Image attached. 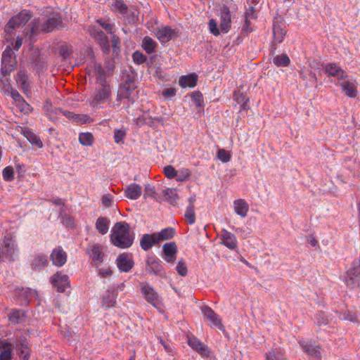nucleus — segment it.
Instances as JSON below:
<instances>
[{
  "instance_id": "3",
  "label": "nucleus",
  "mask_w": 360,
  "mask_h": 360,
  "mask_svg": "<svg viewBox=\"0 0 360 360\" xmlns=\"http://www.w3.org/2000/svg\"><path fill=\"white\" fill-rule=\"evenodd\" d=\"M231 13L228 7L223 6L220 11V29L217 27V22L214 19L209 21L210 32L214 36H218L220 31L223 33H227L231 27Z\"/></svg>"
},
{
  "instance_id": "26",
  "label": "nucleus",
  "mask_w": 360,
  "mask_h": 360,
  "mask_svg": "<svg viewBox=\"0 0 360 360\" xmlns=\"http://www.w3.org/2000/svg\"><path fill=\"white\" fill-rule=\"evenodd\" d=\"M15 80L18 85L25 93L29 91L30 86L28 81V75L25 70H20L16 75Z\"/></svg>"
},
{
  "instance_id": "57",
  "label": "nucleus",
  "mask_w": 360,
  "mask_h": 360,
  "mask_svg": "<svg viewBox=\"0 0 360 360\" xmlns=\"http://www.w3.org/2000/svg\"><path fill=\"white\" fill-rule=\"evenodd\" d=\"M96 22L98 23L104 30L108 31L110 34L115 32V25L110 23L108 21L103 20L101 19L97 20Z\"/></svg>"
},
{
  "instance_id": "16",
  "label": "nucleus",
  "mask_w": 360,
  "mask_h": 360,
  "mask_svg": "<svg viewBox=\"0 0 360 360\" xmlns=\"http://www.w3.org/2000/svg\"><path fill=\"white\" fill-rule=\"evenodd\" d=\"M219 239L221 244L230 250H236L238 248V241L235 235L224 229L221 231Z\"/></svg>"
},
{
  "instance_id": "13",
  "label": "nucleus",
  "mask_w": 360,
  "mask_h": 360,
  "mask_svg": "<svg viewBox=\"0 0 360 360\" xmlns=\"http://www.w3.org/2000/svg\"><path fill=\"white\" fill-rule=\"evenodd\" d=\"M116 262L118 269L123 272L129 271L134 266L132 255L129 253L120 254L117 257Z\"/></svg>"
},
{
  "instance_id": "48",
  "label": "nucleus",
  "mask_w": 360,
  "mask_h": 360,
  "mask_svg": "<svg viewBox=\"0 0 360 360\" xmlns=\"http://www.w3.org/2000/svg\"><path fill=\"white\" fill-rule=\"evenodd\" d=\"M184 217L188 224H194L195 221V214L194 207H192L191 206H188L184 214Z\"/></svg>"
},
{
  "instance_id": "5",
  "label": "nucleus",
  "mask_w": 360,
  "mask_h": 360,
  "mask_svg": "<svg viewBox=\"0 0 360 360\" xmlns=\"http://www.w3.org/2000/svg\"><path fill=\"white\" fill-rule=\"evenodd\" d=\"M345 283L350 289L360 288V260L352 262L346 273Z\"/></svg>"
},
{
  "instance_id": "22",
  "label": "nucleus",
  "mask_w": 360,
  "mask_h": 360,
  "mask_svg": "<svg viewBox=\"0 0 360 360\" xmlns=\"http://www.w3.org/2000/svg\"><path fill=\"white\" fill-rule=\"evenodd\" d=\"M165 259L167 262L174 263L176 260L177 247L174 242L165 243L163 245Z\"/></svg>"
},
{
  "instance_id": "44",
  "label": "nucleus",
  "mask_w": 360,
  "mask_h": 360,
  "mask_svg": "<svg viewBox=\"0 0 360 360\" xmlns=\"http://www.w3.org/2000/svg\"><path fill=\"white\" fill-rule=\"evenodd\" d=\"M290 62V58L286 54L276 56L273 59L274 64L278 67H286Z\"/></svg>"
},
{
  "instance_id": "59",
  "label": "nucleus",
  "mask_w": 360,
  "mask_h": 360,
  "mask_svg": "<svg viewBox=\"0 0 360 360\" xmlns=\"http://www.w3.org/2000/svg\"><path fill=\"white\" fill-rule=\"evenodd\" d=\"M126 136V131L124 129H115L114 132V140L116 143H120L123 142L124 139Z\"/></svg>"
},
{
  "instance_id": "29",
  "label": "nucleus",
  "mask_w": 360,
  "mask_h": 360,
  "mask_svg": "<svg viewBox=\"0 0 360 360\" xmlns=\"http://www.w3.org/2000/svg\"><path fill=\"white\" fill-rule=\"evenodd\" d=\"M163 269L160 261L154 257H148L146 259V271L149 273L160 274Z\"/></svg>"
},
{
  "instance_id": "51",
  "label": "nucleus",
  "mask_w": 360,
  "mask_h": 360,
  "mask_svg": "<svg viewBox=\"0 0 360 360\" xmlns=\"http://www.w3.org/2000/svg\"><path fill=\"white\" fill-rule=\"evenodd\" d=\"M233 100L236 102V103L241 105L243 109L245 108L248 100L243 95V94L240 91H236L233 92Z\"/></svg>"
},
{
  "instance_id": "17",
  "label": "nucleus",
  "mask_w": 360,
  "mask_h": 360,
  "mask_svg": "<svg viewBox=\"0 0 360 360\" xmlns=\"http://www.w3.org/2000/svg\"><path fill=\"white\" fill-rule=\"evenodd\" d=\"M51 282L58 292H63L68 286V276L58 271L51 277Z\"/></svg>"
},
{
  "instance_id": "8",
  "label": "nucleus",
  "mask_w": 360,
  "mask_h": 360,
  "mask_svg": "<svg viewBox=\"0 0 360 360\" xmlns=\"http://www.w3.org/2000/svg\"><path fill=\"white\" fill-rule=\"evenodd\" d=\"M141 292L148 303L158 309L162 308V302L161 297L150 285L147 283L143 285L141 287Z\"/></svg>"
},
{
  "instance_id": "35",
  "label": "nucleus",
  "mask_w": 360,
  "mask_h": 360,
  "mask_svg": "<svg viewBox=\"0 0 360 360\" xmlns=\"http://www.w3.org/2000/svg\"><path fill=\"white\" fill-rule=\"evenodd\" d=\"M110 220L103 217H100L96 219L95 226L99 233L104 235L109 230Z\"/></svg>"
},
{
  "instance_id": "40",
  "label": "nucleus",
  "mask_w": 360,
  "mask_h": 360,
  "mask_svg": "<svg viewBox=\"0 0 360 360\" xmlns=\"http://www.w3.org/2000/svg\"><path fill=\"white\" fill-rule=\"evenodd\" d=\"M274 38L276 43H281L283 41L286 34V30L280 25H274L273 27Z\"/></svg>"
},
{
  "instance_id": "32",
  "label": "nucleus",
  "mask_w": 360,
  "mask_h": 360,
  "mask_svg": "<svg viewBox=\"0 0 360 360\" xmlns=\"http://www.w3.org/2000/svg\"><path fill=\"white\" fill-rule=\"evenodd\" d=\"M235 212L241 217H245L249 210V205L243 199H238L233 202Z\"/></svg>"
},
{
  "instance_id": "1",
  "label": "nucleus",
  "mask_w": 360,
  "mask_h": 360,
  "mask_svg": "<svg viewBox=\"0 0 360 360\" xmlns=\"http://www.w3.org/2000/svg\"><path fill=\"white\" fill-rule=\"evenodd\" d=\"M134 236L130 233L129 226L126 222L116 223L111 231L110 241L119 248H128L133 244Z\"/></svg>"
},
{
  "instance_id": "15",
  "label": "nucleus",
  "mask_w": 360,
  "mask_h": 360,
  "mask_svg": "<svg viewBox=\"0 0 360 360\" xmlns=\"http://www.w3.org/2000/svg\"><path fill=\"white\" fill-rule=\"evenodd\" d=\"M202 314L207 320L211 322L212 327H216L219 330H224V327L221 320L210 307L205 306L202 308Z\"/></svg>"
},
{
  "instance_id": "2",
  "label": "nucleus",
  "mask_w": 360,
  "mask_h": 360,
  "mask_svg": "<svg viewBox=\"0 0 360 360\" xmlns=\"http://www.w3.org/2000/svg\"><path fill=\"white\" fill-rule=\"evenodd\" d=\"M95 75L97 81L99 82L101 88L97 91L95 96L91 101V105L94 107L107 101L110 97V86L105 84V77L103 70L100 65L95 68Z\"/></svg>"
},
{
  "instance_id": "12",
  "label": "nucleus",
  "mask_w": 360,
  "mask_h": 360,
  "mask_svg": "<svg viewBox=\"0 0 360 360\" xmlns=\"http://www.w3.org/2000/svg\"><path fill=\"white\" fill-rule=\"evenodd\" d=\"M87 252L96 266H98L103 262L104 252L103 246L98 244L89 245Z\"/></svg>"
},
{
  "instance_id": "10",
  "label": "nucleus",
  "mask_w": 360,
  "mask_h": 360,
  "mask_svg": "<svg viewBox=\"0 0 360 360\" xmlns=\"http://www.w3.org/2000/svg\"><path fill=\"white\" fill-rule=\"evenodd\" d=\"M29 64L37 73L43 72L46 69V62L41 55L39 49H34L29 57Z\"/></svg>"
},
{
  "instance_id": "11",
  "label": "nucleus",
  "mask_w": 360,
  "mask_h": 360,
  "mask_svg": "<svg viewBox=\"0 0 360 360\" xmlns=\"http://www.w3.org/2000/svg\"><path fill=\"white\" fill-rule=\"evenodd\" d=\"M135 85L131 82H127L122 84L117 93V97L120 100L127 99L130 102H134L136 96L134 94Z\"/></svg>"
},
{
  "instance_id": "34",
  "label": "nucleus",
  "mask_w": 360,
  "mask_h": 360,
  "mask_svg": "<svg viewBox=\"0 0 360 360\" xmlns=\"http://www.w3.org/2000/svg\"><path fill=\"white\" fill-rule=\"evenodd\" d=\"M157 46L156 41L150 37L146 36L142 40L141 47L148 54L154 53Z\"/></svg>"
},
{
  "instance_id": "6",
  "label": "nucleus",
  "mask_w": 360,
  "mask_h": 360,
  "mask_svg": "<svg viewBox=\"0 0 360 360\" xmlns=\"http://www.w3.org/2000/svg\"><path fill=\"white\" fill-rule=\"evenodd\" d=\"M32 17V13L28 10H22L18 15L12 17L5 25L6 33H11L13 30L22 25H25Z\"/></svg>"
},
{
  "instance_id": "50",
  "label": "nucleus",
  "mask_w": 360,
  "mask_h": 360,
  "mask_svg": "<svg viewBox=\"0 0 360 360\" xmlns=\"http://www.w3.org/2000/svg\"><path fill=\"white\" fill-rule=\"evenodd\" d=\"M11 95L15 101L20 103V105L22 108V110H25L24 106L29 107V105L26 103V101L24 100V98L22 97V96L18 93L17 90L11 89Z\"/></svg>"
},
{
  "instance_id": "52",
  "label": "nucleus",
  "mask_w": 360,
  "mask_h": 360,
  "mask_svg": "<svg viewBox=\"0 0 360 360\" xmlns=\"http://www.w3.org/2000/svg\"><path fill=\"white\" fill-rule=\"evenodd\" d=\"M2 176L6 181H11L14 179V170L11 166L5 167L2 172Z\"/></svg>"
},
{
  "instance_id": "64",
  "label": "nucleus",
  "mask_w": 360,
  "mask_h": 360,
  "mask_svg": "<svg viewBox=\"0 0 360 360\" xmlns=\"http://www.w3.org/2000/svg\"><path fill=\"white\" fill-rule=\"evenodd\" d=\"M98 274L102 277H104V278L105 277H108V276H111L112 271H111V269L110 268L105 267V268L100 269L98 270Z\"/></svg>"
},
{
  "instance_id": "43",
  "label": "nucleus",
  "mask_w": 360,
  "mask_h": 360,
  "mask_svg": "<svg viewBox=\"0 0 360 360\" xmlns=\"http://www.w3.org/2000/svg\"><path fill=\"white\" fill-rule=\"evenodd\" d=\"M94 141V136L91 133H81L79 135V141L83 146H91L93 145Z\"/></svg>"
},
{
  "instance_id": "63",
  "label": "nucleus",
  "mask_w": 360,
  "mask_h": 360,
  "mask_svg": "<svg viewBox=\"0 0 360 360\" xmlns=\"http://www.w3.org/2000/svg\"><path fill=\"white\" fill-rule=\"evenodd\" d=\"M176 94V91L173 88H166L162 91V95L165 97H173Z\"/></svg>"
},
{
  "instance_id": "14",
  "label": "nucleus",
  "mask_w": 360,
  "mask_h": 360,
  "mask_svg": "<svg viewBox=\"0 0 360 360\" xmlns=\"http://www.w3.org/2000/svg\"><path fill=\"white\" fill-rule=\"evenodd\" d=\"M42 25L44 26V33L51 32L62 27V19L58 14L53 13Z\"/></svg>"
},
{
  "instance_id": "46",
  "label": "nucleus",
  "mask_w": 360,
  "mask_h": 360,
  "mask_svg": "<svg viewBox=\"0 0 360 360\" xmlns=\"http://www.w3.org/2000/svg\"><path fill=\"white\" fill-rule=\"evenodd\" d=\"M16 349L19 351L18 355L20 356V357L25 354L26 352H30V349L28 347V343L27 342L26 340H19L18 343L16 344Z\"/></svg>"
},
{
  "instance_id": "9",
  "label": "nucleus",
  "mask_w": 360,
  "mask_h": 360,
  "mask_svg": "<svg viewBox=\"0 0 360 360\" xmlns=\"http://www.w3.org/2000/svg\"><path fill=\"white\" fill-rule=\"evenodd\" d=\"M18 252L15 240L11 236H5L3 246L1 248V257L5 256L6 258L14 260L17 256Z\"/></svg>"
},
{
  "instance_id": "54",
  "label": "nucleus",
  "mask_w": 360,
  "mask_h": 360,
  "mask_svg": "<svg viewBox=\"0 0 360 360\" xmlns=\"http://www.w3.org/2000/svg\"><path fill=\"white\" fill-rule=\"evenodd\" d=\"M282 353L278 349H274L266 354V358L267 360H285L282 357Z\"/></svg>"
},
{
  "instance_id": "31",
  "label": "nucleus",
  "mask_w": 360,
  "mask_h": 360,
  "mask_svg": "<svg viewBox=\"0 0 360 360\" xmlns=\"http://www.w3.org/2000/svg\"><path fill=\"white\" fill-rule=\"evenodd\" d=\"M298 342L300 347L303 349V350L309 356H313L314 358L321 357V352L319 347L313 346L306 342L303 339L299 340Z\"/></svg>"
},
{
  "instance_id": "33",
  "label": "nucleus",
  "mask_w": 360,
  "mask_h": 360,
  "mask_svg": "<svg viewBox=\"0 0 360 360\" xmlns=\"http://www.w3.org/2000/svg\"><path fill=\"white\" fill-rule=\"evenodd\" d=\"M198 77L195 74L184 75L179 77V84L182 88L194 87L196 84Z\"/></svg>"
},
{
  "instance_id": "41",
  "label": "nucleus",
  "mask_w": 360,
  "mask_h": 360,
  "mask_svg": "<svg viewBox=\"0 0 360 360\" xmlns=\"http://www.w3.org/2000/svg\"><path fill=\"white\" fill-rule=\"evenodd\" d=\"M49 264L47 256L44 255H38L35 257L32 261V265L34 269H41L46 266Z\"/></svg>"
},
{
  "instance_id": "36",
  "label": "nucleus",
  "mask_w": 360,
  "mask_h": 360,
  "mask_svg": "<svg viewBox=\"0 0 360 360\" xmlns=\"http://www.w3.org/2000/svg\"><path fill=\"white\" fill-rule=\"evenodd\" d=\"M340 85L347 96L351 98L356 97L357 91L354 83L352 82L346 81L342 82Z\"/></svg>"
},
{
  "instance_id": "7",
  "label": "nucleus",
  "mask_w": 360,
  "mask_h": 360,
  "mask_svg": "<svg viewBox=\"0 0 360 360\" xmlns=\"http://www.w3.org/2000/svg\"><path fill=\"white\" fill-rule=\"evenodd\" d=\"M152 32L162 44H165L170 40L174 39L179 35L177 29H172L169 26L160 25L156 30H152Z\"/></svg>"
},
{
  "instance_id": "62",
  "label": "nucleus",
  "mask_w": 360,
  "mask_h": 360,
  "mask_svg": "<svg viewBox=\"0 0 360 360\" xmlns=\"http://www.w3.org/2000/svg\"><path fill=\"white\" fill-rule=\"evenodd\" d=\"M316 322H317V324L319 326L326 325L330 323L328 317H326L324 314H323V313L317 314Z\"/></svg>"
},
{
  "instance_id": "19",
  "label": "nucleus",
  "mask_w": 360,
  "mask_h": 360,
  "mask_svg": "<svg viewBox=\"0 0 360 360\" xmlns=\"http://www.w3.org/2000/svg\"><path fill=\"white\" fill-rule=\"evenodd\" d=\"M89 32L90 34L99 43L103 51L107 52L109 51L110 46L108 39L103 31L91 27L89 29Z\"/></svg>"
},
{
  "instance_id": "23",
  "label": "nucleus",
  "mask_w": 360,
  "mask_h": 360,
  "mask_svg": "<svg viewBox=\"0 0 360 360\" xmlns=\"http://www.w3.org/2000/svg\"><path fill=\"white\" fill-rule=\"evenodd\" d=\"M30 26V28L26 32V36L29 37L30 40H32L40 33H44V26L39 18L34 19L31 22Z\"/></svg>"
},
{
  "instance_id": "24",
  "label": "nucleus",
  "mask_w": 360,
  "mask_h": 360,
  "mask_svg": "<svg viewBox=\"0 0 360 360\" xmlns=\"http://www.w3.org/2000/svg\"><path fill=\"white\" fill-rule=\"evenodd\" d=\"M188 344L194 350L200 353L202 356H208L210 354L209 349L202 342H201L196 338L193 337L188 338Z\"/></svg>"
},
{
  "instance_id": "27",
  "label": "nucleus",
  "mask_w": 360,
  "mask_h": 360,
  "mask_svg": "<svg viewBox=\"0 0 360 360\" xmlns=\"http://www.w3.org/2000/svg\"><path fill=\"white\" fill-rule=\"evenodd\" d=\"M13 346L8 342L4 340L0 344V360H11Z\"/></svg>"
},
{
  "instance_id": "49",
  "label": "nucleus",
  "mask_w": 360,
  "mask_h": 360,
  "mask_svg": "<svg viewBox=\"0 0 360 360\" xmlns=\"http://www.w3.org/2000/svg\"><path fill=\"white\" fill-rule=\"evenodd\" d=\"M112 10L113 11H118L120 13L124 14L127 13V6L122 0H115L112 5Z\"/></svg>"
},
{
  "instance_id": "25",
  "label": "nucleus",
  "mask_w": 360,
  "mask_h": 360,
  "mask_svg": "<svg viewBox=\"0 0 360 360\" xmlns=\"http://www.w3.org/2000/svg\"><path fill=\"white\" fill-rule=\"evenodd\" d=\"M117 294L114 290H107L102 298V307L105 309L113 307L116 304Z\"/></svg>"
},
{
  "instance_id": "61",
  "label": "nucleus",
  "mask_w": 360,
  "mask_h": 360,
  "mask_svg": "<svg viewBox=\"0 0 360 360\" xmlns=\"http://www.w3.org/2000/svg\"><path fill=\"white\" fill-rule=\"evenodd\" d=\"M101 201L103 206L111 207L113 202V196L110 194H105L102 197Z\"/></svg>"
},
{
  "instance_id": "18",
  "label": "nucleus",
  "mask_w": 360,
  "mask_h": 360,
  "mask_svg": "<svg viewBox=\"0 0 360 360\" xmlns=\"http://www.w3.org/2000/svg\"><path fill=\"white\" fill-rule=\"evenodd\" d=\"M325 72L329 77H336L338 79H343L347 77L346 72L336 63H327L324 67Z\"/></svg>"
},
{
  "instance_id": "60",
  "label": "nucleus",
  "mask_w": 360,
  "mask_h": 360,
  "mask_svg": "<svg viewBox=\"0 0 360 360\" xmlns=\"http://www.w3.org/2000/svg\"><path fill=\"white\" fill-rule=\"evenodd\" d=\"M176 270L177 273L181 276H185L187 274L188 270L185 262L183 260L179 261Z\"/></svg>"
},
{
  "instance_id": "55",
  "label": "nucleus",
  "mask_w": 360,
  "mask_h": 360,
  "mask_svg": "<svg viewBox=\"0 0 360 360\" xmlns=\"http://www.w3.org/2000/svg\"><path fill=\"white\" fill-rule=\"evenodd\" d=\"M132 58L136 64L141 65L146 61V56L141 51H136L132 55Z\"/></svg>"
},
{
  "instance_id": "58",
  "label": "nucleus",
  "mask_w": 360,
  "mask_h": 360,
  "mask_svg": "<svg viewBox=\"0 0 360 360\" xmlns=\"http://www.w3.org/2000/svg\"><path fill=\"white\" fill-rule=\"evenodd\" d=\"M143 197H144V198H156V191H155V187L150 184L146 185Z\"/></svg>"
},
{
  "instance_id": "53",
  "label": "nucleus",
  "mask_w": 360,
  "mask_h": 360,
  "mask_svg": "<svg viewBox=\"0 0 360 360\" xmlns=\"http://www.w3.org/2000/svg\"><path fill=\"white\" fill-rule=\"evenodd\" d=\"M163 172L165 176L169 179L176 178V176L177 175V170H176L172 165L165 166L163 168Z\"/></svg>"
},
{
  "instance_id": "38",
  "label": "nucleus",
  "mask_w": 360,
  "mask_h": 360,
  "mask_svg": "<svg viewBox=\"0 0 360 360\" xmlns=\"http://www.w3.org/2000/svg\"><path fill=\"white\" fill-rule=\"evenodd\" d=\"M19 296L25 297L22 304L27 305L29 304L30 299L37 297V292L29 288H22L19 292Z\"/></svg>"
},
{
  "instance_id": "47",
  "label": "nucleus",
  "mask_w": 360,
  "mask_h": 360,
  "mask_svg": "<svg viewBox=\"0 0 360 360\" xmlns=\"http://www.w3.org/2000/svg\"><path fill=\"white\" fill-rule=\"evenodd\" d=\"M217 158L222 162L226 163L231 160V153L225 149H219L217 153Z\"/></svg>"
},
{
  "instance_id": "30",
  "label": "nucleus",
  "mask_w": 360,
  "mask_h": 360,
  "mask_svg": "<svg viewBox=\"0 0 360 360\" xmlns=\"http://www.w3.org/2000/svg\"><path fill=\"white\" fill-rule=\"evenodd\" d=\"M159 243L155 233L144 234L140 240V245L143 250H148L155 244Z\"/></svg>"
},
{
  "instance_id": "28",
  "label": "nucleus",
  "mask_w": 360,
  "mask_h": 360,
  "mask_svg": "<svg viewBox=\"0 0 360 360\" xmlns=\"http://www.w3.org/2000/svg\"><path fill=\"white\" fill-rule=\"evenodd\" d=\"M142 193V188L137 184H131L124 190L125 196L131 200L138 199Z\"/></svg>"
},
{
  "instance_id": "4",
  "label": "nucleus",
  "mask_w": 360,
  "mask_h": 360,
  "mask_svg": "<svg viewBox=\"0 0 360 360\" xmlns=\"http://www.w3.org/2000/svg\"><path fill=\"white\" fill-rule=\"evenodd\" d=\"M16 56L10 46H6L1 56V74L3 77H9L17 67Z\"/></svg>"
},
{
  "instance_id": "42",
  "label": "nucleus",
  "mask_w": 360,
  "mask_h": 360,
  "mask_svg": "<svg viewBox=\"0 0 360 360\" xmlns=\"http://www.w3.org/2000/svg\"><path fill=\"white\" fill-rule=\"evenodd\" d=\"M24 135L32 144L35 145L39 148H41L43 146V143L40 139L29 129L24 130Z\"/></svg>"
},
{
  "instance_id": "20",
  "label": "nucleus",
  "mask_w": 360,
  "mask_h": 360,
  "mask_svg": "<svg viewBox=\"0 0 360 360\" xmlns=\"http://www.w3.org/2000/svg\"><path fill=\"white\" fill-rule=\"evenodd\" d=\"M44 110L48 118L52 121H56L60 115L68 117V112L63 110L60 108L53 107L51 103L46 101L44 105Z\"/></svg>"
},
{
  "instance_id": "56",
  "label": "nucleus",
  "mask_w": 360,
  "mask_h": 360,
  "mask_svg": "<svg viewBox=\"0 0 360 360\" xmlns=\"http://www.w3.org/2000/svg\"><path fill=\"white\" fill-rule=\"evenodd\" d=\"M24 314L21 311H15L9 316V321L13 323H18L22 320Z\"/></svg>"
},
{
  "instance_id": "39",
  "label": "nucleus",
  "mask_w": 360,
  "mask_h": 360,
  "mask_svg": "<svg viewBox=\"0 0 360 360\" xmlns=\"http://www.w3.org/2000/svg\"><path fill=\"white\" fill-rule=\"evenodd\" d=\"M155 233L160 243L172 238L174 236V230L172 228H166Z\"/></svg>"
},
{
  "instance_id": "45",
  "label": "nucleus",
  "mask_w": 360,
  "mask_h": 360,
  "mask_svg": "<svg viewBox=\"0 0 360 360\" xmlns=\"http://www.w3.org/2000/svg\"><path fill=\"white\" fill-rule=\"evenodd\" d=\"M191 176V171L188 168H181L177 170V175L176 176V180L177 181H186Z\"/></svg>"
},
{
  "instance_id": "37",
  "label": "nucleus",
  "mask_w": 360,
  "mask_h": 360,
  "mask_svg": "<svg viewBox=\"0 0 360 360\" xmlns=\"http://www.w3.org/2000/svg\"><path fill=\"white\" fill-rule=\"evenodd\" d=\"M163 195L172 205L174 206L177 204L179 197L175 188H168L165 189L163 191Z\"/></svg>"
},
{
  "instance_id": "21",
  "label": "nucleus",
  "mask_w": 360,
  "mask_h": 360,
  "mask_svg": "<svg viewBox=\"0 0 360 360\" xmlns=\"http://www.w3.org/2000/svg\"><path fill=\"white\" fill-rule=\"evenodd\" d=\"M50 257L54 265L61 266L66 262L67 255L61 247H58L53 250Z\"/></svg>"
}]
</instances>
